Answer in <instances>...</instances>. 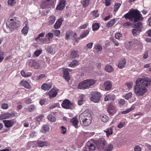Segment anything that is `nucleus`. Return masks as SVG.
Masks as SVG:
<instances>
[{
  "mask_svg": "<svg viewBox=\"0 0 151 151\" xmlns=\"http://www.w3.org/2000/svg\"><path fill=\"white\" fill-rule=\"evenodd\" d=\"M136 83L134 92L137 95L142 96L146 91V87L150 85L151 80L148 78H145L144 80L139 78L136 81Z\"/></svg>",
  "mask_w": 151,
  "mask_h": 151,
  "instance_id": "1",
  "label": "nucleus"
},
{
  "mask_svg": "<svg viewBox=\"0 0 151 151\" xmlns=\"http://www.w3.org/2000/svg\"><path fill=\"white\" fill-rule=\"evenodd\" d=\"M125 19H129L134 22L142 20L143 18L139 11L137 10H130L128 13L124 15Z\"/></svg>",
  "mask_w": 151,
  "mask_h": 151,
  "instance_id": "2",
  "label": "nucleus"
},
{
  "mask_svg": "<svg viewBox=\"0 0 151 151\" xmlns=\"http://www.w3.org/2000/svg\"><path fill=\"white\" fill-rule=\"evenodd\" d=\"M92 117L90 112L86 111L79 115V120L81 124L86 126L90 124L91 122Z\"/></svg>",
  "mask_w": 151,
  "mask_h": 151,
  "instance_id": "3",
  "label": "nucleus"
},
{
  "mask_svg": "<svg viewBox=\"0 0 151 151\" xmlns=\"http://www.w3.org/2000/svg\"><path fill=\"white\" fill-rule=\"evenodd\" d=\"M17 20L14 17H11L9 18L7 22L6 23L7 29L8 31L5 32L9 33L17 29L18 24L17 23Z\"/></svg>",
  "mask_w": 151,
  "mask_h": 151,
  "instance_id": "4",
  "label": "nucleus"
},
{
  "mask_svg": "<svg viewBox=\"0 0 151 151\" xmlns=\"http://www.w3.org/2000/svg\"><path fill=\"white\" fill-rule=\"evenodd\" d=\"M96 82V81L92 79H88L80 83L78 88L80 89H88L91 87Z\"/></svg>",
  "mask_w": 151,
  "mask_h": 151,
  "instance_id": "5",
  "label": "nucleus"
},
{
  "mask_svg": "<svg viewBox=\"0 0 151 151\" xmlns=\"http://www.w3.org/2000/svg\"><path fill=\"white\" fill-rule=\"evenodd\" d=\"M56 0H44L42 2L41 5L42 7L44 9L45 8H49L54 4Z\"/></svg>",
  "mask_w": 151,
  "mask_h": 151,
  "instance_id": "6",
  "label": "nucleus"
},
{
  "mask_svg": "<svg viewBox=\"0 0 151 151\" xmlns=\"http://www.w3.org/2000/svg\"><path fill=\"white\" fill-rule=\"evenodd\" d=\"M61 105L64 108L66 109H70L73 107V104L69 100L65 99L63 101Z\"/></svg>",
  "mask_w": 151,
  "mask_h": 151,
  "instance_id": "7",
  "label": "nucleus"
},
{
  "mask_svg": "<svg viewBox=\"0 0 151 151\" xmlns=\"http://www.w3.org/2000/svg\"><path fill=\"white\" fill-rule=\"evenodd\" d=\"M91 100L95 103L98 102L101 97L100 93L99 92H93L92 93Z\"/></svg>",
  "mask_w": 151,
  "mask_h": 151,
  "instance_id": "8",
  "label": "nucleus"
},
{
  "mask_svg": "<svg viewBox=\"0 0 151 151\" xmlns=\"http://www.w3.org/2000/svg\"><path fill=\"white\" fill-rule=\"evenodd\" d=\"M71 70L68 68H64L63 70V77L67 81H69L70 79L69 72H70Z\"/></svg>",
  "mask_w": 151,
  "mask_h": 151,
  "instance_id": "9",
  "label": "nucleus"
},
{
  "mask_svg": "<svg viewBox=\"0 0 151 151\" xmlns=\"http://www.w3.org/2000/svg\"><path fill=\"white\" fill-rule=\"evenodd\" d=\"M3 122L5 127L7 128L12 127L15 123L14 121L13 120H4Z\"/></svg>",
  "mask_w": 151,
  "mask_h": 151,
  "instance_id": "10",
  "label": "nucleus"
},
{
  "mask_svg": "<svg viewBox=\"0 0 151 151\" xmlns=\"http://www.w3.org/2000/svg\"><path fill=\"white\" fill-rule=\"evenodd\" d=\"M117 111V109L115 106L112 105H110L108 109V113L112 115L115 114Z\"/></svg>",
  "mask_w": 151,
  "mask_h": 151,
  "instance_id": "11",
  "label": "nucleus"
},
{
  "mask_svg": "<svg viewBox=\"0 0 151 151\" xmlns=\"http://www.w3.org/2000/svg\"><path fill=\"white\" fill-rule=\"evenodd\" d=\"M65 0H59V3L56 9L57 10H61L65 7Z\"/></svg>",
  "mask_w": 151,
  "mask_h": 151,
  "instance_id": "12",
  "label": "nucleus"
},
{
  "mask_svg": "<svg viewBox=\"0 0 151 151\" xmlns=\"http://www.w3.org/2000/svg\"><path fill=\"white\" fill-rule=\"evenodd\" d=\"M48 94L50 99L55 97L57 94V90L52 88L48 93Z\"/></svg>",
  "mask_w": 151,
  "mask_h": 151,
  "instance_id": "13",
  "label": "nucleus"
},
{
  "mask_svg": "<svg viewBox=\"0 0 151 151\" xmlns=\"http://www.w3.org/2000/svg\"><path fill=\"white\" fill-rule=\"evenodd\" d=\"M19 84L27 89H30L31 88V86L27 81L22 80L20 82Z\"/></svg>",
  "mask_w": 151,
  "mask_h": 151,
  "instance_id": "14",
  "label": "nucleus"
},
{
  "mask_svg": "<svg viewBox=\"0 0 151 151\" xmlns=\"http://www.w3.org/2000/svg\"><path fill=\"white\" fill-rule=\"evenodd\" d=\"M64 20L62 18H60L58 19L56 21L54 25V27L55 29H57L59 28L62 24V22Z\"/></svg>",
  "mask_w": 151,
  "mask_h": 151,
  "instance_id": "15",
  "label": "nucleus"
},
{
  "mask_svg": "<svg viewBox=\"0 0 151 151\" xmlns=\"http://www.w3.org/2000/svg\"><path fill=\"white\" fill-rule=\"evenodd\" d=\"M126 63V61L125 59L122 58L119 61L118 66L120 68H122L125 67Z\"/></svg>",
  "mask_w": 151,
  "mask_h": 151,
  "instance_id": "16",
  "label": "nucleus"
},
{
  "mask_svg": "<svg viewBox=\"0 0 151 151\" xmlns=\"http://www.w3.org/2000/svg\"><path fill=\"white\" fill-rule=\"evenodd\" d=\"M12 117V114L9 113H6L0 116V119L10 118Z\"/></svg>",
  "mask_w": 151,
  "mask_h": 151,
  "instance_id": "17",
  "label": "nucleus"
},
{
  "mask_svg": "<svg viewBox=\"0 0 151 151\" xmlns=\"http://www.w3.org/2000/svg\"><path fill=\"white\" fill-rule=\"evenodd\" d=\"M37 62L35 60H30L28 62V64L30 67H34L35 68H37L38 65H37Z\"/></svg>",
  "mask_w": 151,
  "mask_h": 151,
  "instance_id": "18",
  "label": "nucleus"
},
{
  "mask_svg": "<svg viewBox=\"0 0 151 151\" xmlns=\"http://www.w3.org/2000/svg\"><path fill=\"white\" fill-rule=\"evenodd\" d=\"M106 143H104L103 142L101 141H98L97 143V146L98 149L101 150L103 149L105 147V145Z\"/></svg>",
  "mask_w": 151,
  "mask_h": 151,
  "instance_id": "19",
  "label": "nucleus"
},
{
  "mask_svg": "<svg viewBox=\"0 0 151 151\" xmlns=\"http://www.w3.org/2000/svg\"><path fill=\"white\" fill-rule=\"evenodd\" d=\"M71 122L72 123L73 125L76 128H78V125L79 123L78 121V119L74 117L72 118L71 120Z\"/></svg>",
  "mask_w": 151,
  "mask_h": 151,
  "instance_id": "20",
  "label": "nucleus"
},
{
  "mask_svg": "<svg viewBox=\"0 0 151 151\" xmlns=\"http://www.w3.org/2000/svg\"><path fill=\"white\" fill-rule=\"evenodd\" d=\"M29 30V27L27 24H26L24 27L21 30L22 33L24 36H26L28 34Z\"/></svg>",
  "mask_w": 151,
  "mask_h": 151,
  "instance_id": "21",
  "label": "nucleus"
},
{
  "mask_svg": "<svg viewBox=\"0 0 151 151\" xmlns=\"http://www.w3.org/2000/svg\"><path fill=\"white\" fill-rule=\"evenodd\" d=\"M52 86V84L51 83H44L42 85L41 88L42 89L44 90L45 91L48 90L51 88Z\"/></svg>",
  "mask_w": 151,
  "mask_h": 151,
  "instance_id": "22",
  "label": "nucleus"
},
{
  "mask_svg": "<svg viewBox=\"0 0 151 151\" xmlns=\"http://www.w3.org/2000/svg\"><path fill=\"white\" fill-rule=\"evenodd\" d=\"M105 145V151H111L113 150L114 146L111 144L106 143Z\"/></svg>",
  "mask_w": 151,
  "mask_h": 151,
  "instance_id": "23",
  "label": "nucleus"
},
{
  "mask_svg": "<svg viewBox=\"0 0 151 151\" xmlns=\"http://www.w3.org/2000/svg\"><path fill=\"white\" fill-rule=\"evenodd\" d=\"M104 86L106 90H110L112 86L111 83L109 81L105 82L104 83Z\"/></svg>",
  "mask_w": 151,
  "mask_h": 151,
  "instance_id": "24",
  "label": "nucleus"
},
{
  "mask_svg": "<svg viewBox=\"0 0 151 151\" xmlns=\"http://www.w3.org/2000/svg\"><path fill=\"white\" fill-rule=\"evenodd\" d=\"M115 98V96L113 94H109L107 95L104 99V100L106 101H108L113 100Z\"/></svg>",
  "mask_w": 151,
  "mask_h": 151,
  "instance_id": "25",
  "label": "nucleus"
},
{
  "mask_svg": "<svg viewBox=\"0 0 151 151\" xmlns=\"http://www.w3.org/2000/svg\"><path fill=\"white\" fill-rule=\"evenodd\" d=\"M86 147V148H88L90 151H93L95 150V147L94 144L93 143L91 144L88 142L87 143Z\"/></svg>",
  "mask_w": 151,
  "mask_h": 151,
  "instance_id": "26",
  "label": "nucleus"
},
{
  "mask_svg": "<svg viewBox=\"0 0 151 151\" xmlns=\"http://www.w3.org/2000/svg\"><path fill=\"white\" fill-rule=\"evenodd\" d=\"M49 23L50 24L52 25L53 24L56 20L55 17L54 15L50 16L49 18Z\"/></svg>",
  "mask_w": 151,
  "mask_h": 151,
  "instance_id": "27",
  "label": "nucleus"
},
{
  "mask_svg": "<svg viewBox=\"0 0 151 151\" xmlns=\"http://www.w3.org/2000/svg\"><path fill=\"white\" fill-rule=\"evenodd\" d=\"M105 70L106 71L109 73L112 72L114 71L113 68L110 65H106L105 67Z\"/></svg>",
  "mask_w": 151,
  "mask_h": 151,
  "instance_id": "28",
  "label": "nucleus"
},
{
  "mask_svg": "<svg viewBox=\"0 0 151 151\" xmlns=\"http://www.w3.org/2000/svg\"><path fill=\"white\" fill-rule=\"evenodd\" d=\"M21 75L24 77H28L30 76L32 74L29 72H25L24 70H22L21 72Z\"/></svg>",
  "mask_w": 151,
  "mask_h": 151,
  "instance_id": "29",
  "label": "nucleus"
},
{
  "mask_svg": "<svg viewBox=\"0 0 151 151\" xmlns=\"http://www.w3.org/2000/svg\"><path fill=\"white\" fill-rule=\"evenodd\" d=\"M50 129V127L48 125H44L42 127L41 131L44 133L49 131Z\"/></svg>",
  "mask_w": 151,
  "mask_h": 151,
  "instance_id": "30",
  "label": "nucleus"
},
{
  "mask_svg": "<svg viewBox=\"0 0 151 151\" xmlns=\"http://www.w3.org/2000/svg\"><path fill=\"white\" fill-rule=\"evenodd\" d=\"M133 46V45L131 43L130 41H127L125 42V47L127 49L130 50Z\"/></svg>",
  "mask_w": 151,
  "mask_h": 151,
  "instance_id": "31",
  "label": "nucleus"
},
{
  "mask_svg": "<svg viewBox=\"0 0 151 151\" xmlns=\"http://www.w3.org/2000/svg\"><path fill=\"white\" fill-rule=\"evenodd\" d=\"M106 133V136L108 137L109 135L113 134V129L112 127L108 128L107 130L104 131Z\"/></svg>",
  "mask_w": 151,
  "mask_h": 151,
  "instance_id": "32",
  "label": "nucleus"
},
{
  "mask_svg": "<svg viewBox=\"0 0 151 151\" xmlns=\"http://www.w3.org/2000/svg\"><path fill=\"white\" fill-rule=\"evenodd\" d=\"M100 118L102 121L104 122H106L109 119L108 117L105 115H101Z\"/></svg>",
  "mask_w": 151,
  "mask_h": 151,
  "instance_id": "33",
  "label": "nucleus"
},
{
  "mask_svg": "<svg viewBox=\"0 0 151 151\" xmlns=\"http://www.w3.org/2000/svg\"><path fill=\"white\" fill-rule=\"evenodd\" d=\"M78 61L77 60H75L69 64L68 66L72 67H74L78 64Z\"/></svg>",
  "mask_w": 151,
  "mask_h": 151,
  "instance_id": "34",
  "label": "nucleus"
},
{
  "mask_svg": "<svg viewBox=\"0 0 151 151\" xmlns=\"http://www.w3.org/2000/svg\"><path fill=\"white\" fill-rule=\"evenodd\" d=\"M115 23V19H112L106 25L107 27H112L114 25Z\"/></svg>",
  "mask_w": 151,
  "mask_h": 151,
  "instance_id": "35",
  "label": "nucleus"
},
{
  "mask_svg": "<svg viewBox=\"0 0 151 151\" xmlns=\"http://www.w3.org/2000/svg\"><path fill=\"white\" fill-rule=\"evenodd\" d=\"M47 143L46 142L39 141L37 142V144L38 146L42 147H44L45 145H46Z\"/></svg>",
  "mask_w": 151,
  "mask_h": 151,
  "instance_id": "36",
  "label": "nucleus"
},
{
  "mask_svg": "<svg viewBox=\"0 0 151 151\" xmlns=\"http://www.w3.org/2000/svg\"><path fill=\"white\" fill-rule=\"evenodd\" d=\"M78 51L77 50H73L71 53V56L73 58H76L78 56Z\"/></svg>",
  "mask_w": 151,
  "mask_h": 151,
  "instance_id": "37",
  "label": "nucleus"
},
{
  "mask_svg": "<svg viewBox=\"0 0 151 151\" xmlns=\"http://www.w3.org/2000/svg\"><path fill=\"white\" fill-rule=\"evenodd\" d=\"M45 76L44 74H41L39 75H37L35 77V80L36 81H39L45 78Z\"/></svg>",
  "mask_w": 151,
  "mask_h": 151,
  "instance_id": "38",
  "label": "nucleus"
},
{
  "mask_svg": "<svg viewBox=\"0 0 151 151\" xmlns=\"http://www.w3.org/2000/svg\"><path fill=\"white\" fill-rule=\"evenodd\" d=\"M130 41L133 46L135 45H136L140 43L139 41L136 39H133Z\"/></svg>",
  "mask_w": 151,
  "mask_h": 151,
  "instance_id": "39",
  "label": "nucleus"
},
{
  "mask_svg": "<svg viewBox=\"0 0 151 151\" xmlns=\"http://www.w3.org/2000/svg\"><path fill=\"white\" fill-rule=\"evenodd\" d=\"M46 50L48 52L52 55L54 54L55 53V51L53 50V49L50 46H48L46 49Z\"/></svg>",
  "mask_w": 151,
  "mask_h": 151,
  "instance_id": "40",
  "label": "nucleus"
},
{
  "mask_svg": "<svg viewBox=\"0 0 151 151\" xmlns=\"http://www.w3.org/2000/svg\"><path fill=\"white\" fill-rule=\"evenodd\" d=\"M89 0H83L82 3L83 6L84 7L87 6L89 4Z\"/></svg>",
  "mask_w": 151,
  "mask_h": 151,
  "instance_id": "41",
  "label": "nucleus"
},
{
  "mask_svg": "<svg viewBox=\"0 0 151 151\" xmlns=\"http://www.w3.org/2000/svg\"><path fill=\"white\" fill-rule=\"evenodd\" d=\"M53 37V34L52 33L49 32L46 35V37L47 39L49 40L52 39Z\"/></svg>",
  "mask_w": 151,
  "mask_h": 151,
  "instance_id": "42",
  "label": "nucleus"
},
{
  "mask_svg": "<svg viewBox=\"0 0 151 151\" xmlns=\"http://www.w3.org/2000/svg\"><path fill=\"white\" fill-rule=\"evenodd\" d=\"M89 31L88 30H86L84 32H82L81 34L80 37L81 38H83L86 36L89 33Z\"/></svg>",
  "mask_w": 151,
  "mask_h": 151,
  "instance_id": "43",
  "label": "nucleus"
},
{
  "mask_svg": "<svg viewBox=\"0 0 151 151\" xmlns=\"http://www.w3.org/2000/svg\"><path fill=\"white\" fill-rule=\"evenodd\" d=\"M47 118L49 120L53 122H55L56 120L55 117L51 114L48 116Z\"/></svg>",
  "mask_w": 151,
  "mask_h": 151,
  "instance_id": "44",
  "label": "nucleus"
},
{
  "mask_svg": "<svg viewBox=\"0 0 151 151\" xmlns=\"http://www.w3.org/2000/svg\"><path fill=\"white\" fill-rule=\"evenodd\" d=\"M73 34V32L70 31H67L66 33L65 39L66 40L68 39L70 37H71Z\"/></svg>",
  "mask_w": 151,
  "mask_h": 151,
  "instance_id": "45",
  "label": "nucleus"
},
{
  "mask_svg": "<svg viewBox=\"0 0 151 151\" xmlns=\"http://www.w3.org/2000/svg\"><path fill=\"white\" fill-rule=\"evenodd\" d=\"M92 14L94 17H97L99 16V14L98 12V10H96L92 11Z\"/></svg>",
  "mask_w": 151,
  "mask_h": 151,
  "instance_id": "46",
  "label": "nucleus"
},
{
  "mask_svg": "<svg viewBox=\"0 0 151 151\" xmlns=\"http://www.w3.org/2000/svg\"><path fill=\"white\" fill-rule=\"evenodd\" d=\"M94 48L97 51H100L102 50V46L99 44H97L95 46Z\"/></svg>",
  "mask_w": 151,
  "mask_h": 151,
  "instance_id": "47",
  "label": "nucleus"
},
{
  "mask_svg": "<svg viewBox=\"0 0 151 151\" xmlns=\"http://www.w3.org/2000/svg\"><path fill=\"white\" fill-rule=\"evenodd\" d=\"M92 28L93 31L97 30L99 28V24L97 23H95L92 25Z\"/></svg>",
  "mask_w": 151,
  "mask_h": 151,
  "instance_id": "48",
  "label": "nucleus"
},
{
  "mask_svg": "<svg viewBox=\"0 0 151 151\" xmlns=\"http://www.w3.org/2000/svg\"><path fill=\"white\" fill-rule=\"evenodd\" d=\"M132 96V94L131 92H129L127 93L125 96H124V97L127 100L130 98Z\"/></svg>",
  "mask_w": 151,
  "mask_h": 151,
  "instance_id": "49",
  "label": "nucleus"
},
{
  "mask_svg": "<svg viewBox=\"0 0 151 151\" xmlns=\"http://www.w3.org/2000/svg\"><path fill=\"white\" fill-rule=\"evenodd\" d=\"M42 51L41 50H37L35 52L34 54L36 57H38L42 53Z\"/></svg>",
  "mask_w": 151,
  "mask_h": 151,
  "instance_id": "50",
  "label": "nucleus"
},
{
  "mask_svg": "<svg viewBox=\"0 0 151 151\" xmlns=\"http://www.w3.org/2000/svg\"><path fill=\"white\" fill-rule=\"evenodd\" d=\"M125 122H120L118 125V127L119 128L121 129L123 127L125 126Z\"/></svg>",
  "mask_w": 151,
  "mask_h": 151,
  "instance_id": "51",
  "label": "nucleus"
},
{
  "mask_svg": "<svg viewBox=\"0 0 151 151\" xmlns=\"http://www.w3.org/2000/svg\"><path fill=\"white\" fill-rule=\"evenodd\" d=\"M16 3V0H9L8 1V4L11 6L14 5Z\"/></svg>",
  "mask_w": 151,
  "mask_h": 151,
  "instance_id": "52",
  "label": "nucleus"
},
{
  "mask_svg": "<svg viewBox=\"0 0 151 151\" xmlns=\"http://www.w3.org/2000/svg\"><path fill=\"white\" fill-rule=\"evenodd\" d=\"M121 6V4L120 3H116L114 6V11L115 12H116L118 10V9Z\"/></svg>",
  "mask_w": 151,
  "mask_h": 151,
  "instance_id": "53",
  "label": "nucleus"
},
{
  "mask_svg": "<svg viewBox=\"0 0 151 151\" xmlns=\"http://www.w3.org/2000/svg\"><path fill=\"white\" fill-rule=\"evenodd\" d=\"M132 83L131 82L126 83V88H127L129 90L132 87Z\"/></svg>",
  "mask_w": 151,
  "mask_h": 151,
  "instance_id": "54",
  "label": "nucleus"
},
{
  "mask_svg": "<svg viewBox=\"0 0 151 151\" xmlns=\"http://www.w3.org/2000/svg\"><path fill=\"white\" fill-rule=\"evenodd\" d=\"M8 105L7 104L3 103L1 105V108L4 109H8Z\"/></svg>",
  "mask_w": 151,
  "mask_h": 151,
  "instance_id": "55",
  "label": "nucleus"
},
{
  "mask_svg": "<svg viewBox=\"0 0 151 151\" xmlns=\"http://www.w3.org/2000/svg\"><path fill=\"white\" fill-rule=\"evenodd\" d=\"M35 109V106L34 105H30L28 108V110L30 112L32 111Z\"/></svg>",
  "mask_w": 151,
  "mask_h": 151,
  "instance_id": "56",
  "label": "nucleus"
},
{
  "mask_svg": "<svg viewBox=\"0 0 151 151\" xmlns=\"http://www.w3.org/2000/svg\"><path fill=\"white\" fill-rule=\"evenodd\" d=\"M122 36V35L119 32L117 33L115 35V38L118 40H119Z\"/></svg>",
  "mask_w": 151,
  "mask_h": 151,
  "instance_id": "57",
  "label": "nucleus"
},
{
  "mask_svg": "<svg viewBox=\"0 0 151 151\" xmlns=\"http://www.w3.org/2000/svg\"><path fill=\"white\" fill-rule=\"evenodd\" d=\"M60 128L61 129V133L63 134H65L66 132V128L63 126H61Z\"/></svg>",
  "mask_w": 151,
  "mask_h": 151,
  "instance_id": "58",
  "label": "nucleus"
},
{
  "mask_svg": "<svg viewBox=\"0 0 151 151\" xmlns=\"http://www.w3.org/2000/svg\"><path fill=\"white\" fill-rule=\"evenodd\" d=\"M130 111V110H129V109H127L126 110L124 111L120 112L119 113V114L120 115L121 114H125L127 113H128Z\"/></svg>",
  "mask_w": 151,
  "mask_h": 151,
  "instance_id": "59",
  "label": "nucleus"
},
{
  "mask_svg": "<svg viewBox=\"0 0 151 151\" xmlns=\"http://www.w3.org/2000/svg\"><path fill=\"white\" fill-rule=\"evenodd\" d=\"M53 32L55 34V35L56 36H58L60 34V31L58 30H54Z\"/></svg>",
  "mask_w": 151,
  "mask_h": 151,
  "instance_id": "60",
  "label": "nucleus"
},
{
  "mask_svg": "<svg viewBox=\"0 0 151 151\" xmlns=\"http://www.w3.org/2000/svg\"><path fill=\"white\" fill-rule=\"evenodd\" d=\"M93 44V42H90L87 44L86 46L87 48L91 49L92 47Z\"/></svg>",
  "mask_w": 151,
  "mask_h": 151,
  "instance_id": "61",
  "label": "nucleus"
},
{
  "mask_svg": "<svg viewBox=\"0 0 151 151\" xmlns=\"http://www.w3.org/2000/svg\"><path fill=\"white\" fill-rule=\"evenodd\" d=\"M45 35V33H41L39 34L38 36L35 38V40H37L40 38V37H42Z\"/></svg>",
  "mask_w": 151,
  "mask_h": 151,
  "instance_id": "62",
  "label": "nucleus"
},
{
  "mask_svg": "<svg viewBox=\"0 0 151 151\" xmlns=\"http://www.w3.org/2000/svg\"><path fill=\"white\" fill-rule=\"evenodd\" d=\"M125 100L123 99H120L119 100V103L122 105H123L125 104Z\"/></svg>",
  "mask_w": 151,
  "mask_h": 151,
  "instance_id": "63",
  "label": "nucleus"
},
{
  "mask_svg": "<svg viewBox=\"0 0 151 151\" xmlns=\"http://www.w3.org/2000/svg\"><path fill=\"white\" fill-rule=\"evenodd\" d=\"M36 134V132L35 131H31L30 133V136L31 137H33Z\"/></svg>",
  "mask_w": 151,
  "mask_h": 151,
  "instance_id": "64",
  "label": "nucleus"
}]
</instances>
